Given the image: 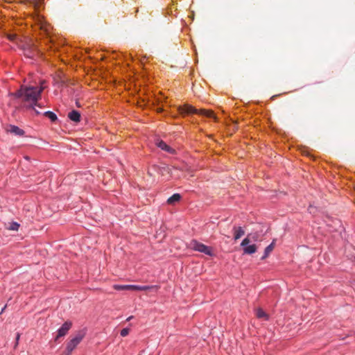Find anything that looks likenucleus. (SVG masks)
<instances>
[{
    "label": "nucleus",
    "instance_id": "obj_1",
    "mask_svg": "<svg viewBox=\"0 0 355 355\" xmlns=\"http://www.w3.org/2000/svg\"><path fill=\"white\" fill-rule=\"evenodd\" d=\"M44 90V87H37L33 86H21L20 89L16 92L13 95L17 98H21L24 101L29 103L30 107L35 110L38 114L40 112L37 111L33 106L37 105L41 107L37 103V101L41 98V94Z\"/></svg>",
    "mask_w": 355,
    "mask_h": 355
},
{
    "label": "nucleus",
    "instance_id": "obj_2",
    "mask_svg": "<svg viewBox=\"0 0 355 355\" xmlns=\"http://www.w3.org/2000/svg\"><path fill=\"white\" fill-rule=\"evenodd\" d=\"M178 110L179 113L182 115H185L188 114H198L206 116L207 117L214 118V114L211 111L203 109L198 110L190 105H184L182 106H179Z\"/></svg>",
    "mask_w": 355,
    "mask_h": 355
},
{
    "label": "nucleus",
    "instance_id": "obj_3",
    "mask_svg": "<svg viewBox=\"0 0 355 355\" xmlns=\"http://www.w3.org/2000/svg\"><path fill=\"white\" fill-rule=\"evenodd\" d=\"M84 338V334L78 332L74 337H73L67 344V347L62 355H70L73 350L81 342Z\"/></svg>",
    "mask_w": 355,
    "mask_h": 355
},
{
    "label": "nucleus",
    "instance_id": "obj_4",
    "mask_svg": "<svg viewBox=\"0 0 355 355\" xmlns=\"http://www.w3.org/2000/svg\"><path fill=\"white\" fill-rule=\"evenodd\" d=\"M189 248L195 251L204 253L209 256H213V251L209 246L198 242L196 240H192L189 243Z\"/></svg>",
    "mask_w": 355,
    "mask_h": 355
},
{
    "label": "nucleus",
    "instance_id": "obj_5",
    "mask_svg": "<svg viewBox=\"0 0 355 355\" xmlns=\"http://www.w3.org/2000/svg\"><path fill=\"white\" fill-rule=\"evenodd\" d=\"M71 325L72 324L71 322H65L58 329L55 340H57L60 338L64 336L67 334L68 331L71 329Z\"/></svg>",
    "mask_w": 355,
    "mask_h": 355
},
{
    "label": "nucleus",
    "instance_id": "obj_6",
    "mask_svg": "<svg viewBox=\"0 0 355 355\" xmlns=\"http://www.w3.org/2000/svg\"><path fill=\"white\" fill-rule=\"evenodd\" d=\"M23 49L26 57L33 58L35 55V51H36L35 46L31 44H26V46H24Z\"/></svg>",
    "mask_w": 355,
    "mask_h": 355
},
{
    "label": "nucleus",
    "instance_id": "obj_7",
    "mask_svg": "<svg viewBox=\"0 0 355 355\" xmlns=\"http://www.w3.org/2000/svg\"><path fill=\"white\" fill-rule=\"evenodd\" d=\"M234 239L235 241L239 239L241 236L245 234V231L241 227L234 226Z\"/></svg>",
    "mask_w": 355,
    "mask_h": 355
},
{
    "label": "nucleus",
    "instance_id": "obj_8",
    "mask_svg": "<svg viewBox=\"0 0 355 355\" xmlns=\"http://www.w3.org/2000/svg\"><path fill=\"white\" fill-rule=\"evenodd\" d=\"M157 146L161 148L162 150H165L169 153H171V154H173L175 153V150L173 148H172L171 147H170L169 146H168L164 141H159L157 143Z\"/></svg>",
    "mask_w": 355,
    "mask_h": 355
},
{
    "label": "nucleus",
    "instance_id": "obj_9",
    "mask_svg": "<svg viewBox=\"0 0 355 355\" xmlns=\"http://www.w3.org/2000/svg\"><path fill=\"white\" fill-rule=\"evenodd\" d=\"M68 117L72 121L77 123L80 120V114L76 110H72L68 114Z\"/></svg>",
    "mask_w": 355,
    "mask_h": 355
},
{
    "label": "nucleus",
    "instance_id": "obj_10",
    "mask_svg": "<svg viewBox=\"0 0 355 355\" xmlns=\"http://www.w3.org/2000/svg\"><path fill=\"white\" fill-rule=\"evenodd\" d=\"M8 131L19 136H21L24 134V131L22 129H20L19 127L15 125H10Z\"/></svg>",
    "mask_w": 355,
    "mask_h": 355
},
{
    "label": "nucleus",
    "instance_id": "obj_11",
    "mask_svg": "<svg viewBox=\"0 0 355 355\" xmlns=\"http://www.w3.org/2000/svg\"><path fill=\"white\" fill-rule=\"evenodd\" d=\"M257 250V248L256 245H249L243 248V253L247 254H252L256 252Z\"/></svg>",
    "mask_w": 355,
    "mask_h": 355
},
{
    "label": "nucleus",
    "instance_id": "obj_12",
    "mask_svg": "<svg viewBox=\"0 0 355 355\" xmlns=\"http://www.w3.org/2000/svg\"><path fill=\"white\" fill-rule=\"evenodd\" d=\"M274 247L275 240L268 246L266 248L264 251V255L261 257V259H266L269 255V254L273 250Z\"/></svg>",
    "mask_w": 355,
    "mask_h": 355
},
{
    "label": "nucleus",
    "instance_id": "obj_13",
    "mask_svg": "<svg viewBox=\"0 0 355 355\" xmlns=\"http://www.w3.org/2000/svg\"><path fill=\"white\" fill-rule=\"evenodd\" d=\"M181 196L179 193H175L167 200V202L168 204H174L175 202H178Z\"/></svg>",
    "mask_w": 355,
    "mask_h": 355
},
{
    "label": "nucleus",
    "instance_id": "obj_14",
    "mask_svg": "<svg viewBox=\"0 0 355 355\" xmlns=\"http://www.w3.org/2000/svg\"><path fill=\"white\" fill-rule=\"evenodd\" d=\"M44 0H28V2L33 4L36 12L40 11V3L43 2Z\"/></svg>",
    "mask_w": 355,
    "mask_h": 355
},
{
    "label": "nucleus",
    "instance_id": "obj_15",
    "mask_svg": "<svg viewBox=\"0 0 355 355\" xmlns=\"http://www.w3.org/2000/svg\"><path fill=\"white\" fill-rule=\"evenodd\" d=\"M19 227V224L16 222L9 223L6 226V228L9 230L17 231Z\"/></svg>",
    "mask_w": 355,
    "mask_h": 355
},
{
    "label": "nucleus",
    "instance_id": "obj_16",
    "mask_svg": "<svg viewBox=\"0 0 355 355\" xmlns=\"http://www.w3.org/2000/svg\"><path fill=\"white\" fill-rule=\"evenodd\" d=\"M44 115L48 117L51 121H55L58 119L56 114L51 111L44 112Z\"/></svg>",
    "mask_w": 355,
    "mask_h": 355
},
{
    "label": "nucleus",
    "instance_id": "obj_17",
    "mask_svg": "<svg viewBox=\"0 0 355 355\" xmlns=\"http://www.w3.org/2000/svg\"><path fill=\"white\" fill-rule=\"evenodd\" d=\"M256 315L259 318H264L265 320H268L267 314L261 309H258L257 310Z\"/></svg>",
    "mask_w": 355,
    "mask_h": 355
},
{
    "label": "nucleus",
    "instance_id": "obj_18",
    "mask_svg": "<svg viewBox=\"0 0 355 355\" xmlns=\"http://www.w3.org/2000/svg\"><path fill=\"white\" fill-rule=\"evenodd\" d=\"M159 288L158 286H141V291H157Z\"/></svg>",
    "mask_w": 355,
    "mask_h": 355
},
{
    "label": "nucleus",
    "instance_id": "obj_19",
    "mask_svg": "<svg viewBox=\"0 0 355 355\" xmlns=\"http://www.w3.org/2000/svg\"><path fill=\"white\" fill-rule=\"evenodd\" d=\"M250 236H251V234H248L247 236V237H245L241 242V246H242L243 248L247 246V245H249L250 243L251 242V239H250Z\"/></svg>",
    "mask_w": 355,
    "mask_h": 355
},
{
    "label": "nucleus",
    "instance_id": "obj_20",
    "mask_svg": "<svg viewBox=\"0 0 355 355\" xmlns=\"http://www.w3.org/2000/svg\"><path fill=\"white\" fill-rule=\"evenodd\" d=\"M113 288L117 291L130 290V285H114Z\"/></svg>",
    "mask_w": 355,
    "mask_h": 355
},
{
    "label": "nucleus",
    "instance_id": "obj_21",
    "mask_svg": "<svg viewBox=\"0 0 355 355\" xmlns=\"http://www.w3.org/2000/svg\"><path fill=\"white\" fill-rule=\"evenodd\" d=\"M7 37L9 40L15 42H17L18 41V36L15 33H8Z\"/></svg>",
    "mask_w": 355,
    "mask_h": 355
},
{
    "label": "nucleus",
    "instance_id": "obj_22",
    "mask_svg": "<svg viewBox=\"0 0 355 355\" xmlns=\"http://www.w3.org/2000/svg\"><path fill=\"white\" fill-rule=\"evenodd\" d=\"M130 290H132V291H141V286L130 285Z\"/></svg>",
    "mask_w": 355,
    "mask_h": 355
},
{
    "label": "nucleus",
    "instance_id": "obj_23",
    "mask_svg": "<svg viewBox=\"0 0 355 355\" xmlns=\"http://www.w3.org/2000/svg\"><path fill=\"white\" fill-rule=\"evenodd\" d=\"M36 20L40 23L41 25V28H43V17L40 16L39 14L36 15Z\"/></svg>",
    "mask_w": 355,
    "mask_h": 355
},
{
    "label": "nucleus",
    "instance_id": "obj_24",
    "mask_svg": "<svg viewBox=\"0 0 355 355\" xmlns=\"http://www.w3.org/2000/svg\"><path fill=\"white\" fill-rule=\"evenodd\" d=\"M129 334V329L125 328L121 331V336L123 337L126 336Z\"/></svg>",
    "mask_w": 355,
    "mask_h": 355
},
{
    "label": "nucleus",
    "instance_id": "obj_25",
    "mask_svg": "<svg viewBox=\"0 0 355 355\" xmlns=\"http://www.w3.org/2000/svg\"><path fill=\"white\" fill-rule=\"evenodd\" d=\"M19 337H20V334H17V336H16V340H17V342L19 340Z\"/></svg>",
    "mask_w": 355,
    "mask_h": 355
},
{
    "label": "nucleus",
    "instance_id": "obj_26",
    "mask_svg": "<svg viewBox=\"0 0 355 355\" xmlns=\"http://www.w3.org/2000/svg\"><path fill=\"white\" fill-rule=\"evenodd\" d=\"M252 240L256 241L257 239V237L255 236H252Z\"/></svg>",
    "mask_w": 355,
    "mask_h": 355
},
{
    "label": "nucleus",
    "instance_id": "obj_27",
    "mask_svg": "<svg viewBox=\"0 0 355 355\" xmlns=\"http://www.w3.org/2000/svg\"><path fill=\"white\" fill-rule=\"evenodd\" d=\"M133 318V316H130L127 318V321H130L132 318Z\"/></svg>",
    "mask_w": 355,
    "mask_h": 355
},
{
    "label": "nucleus",
    "instance_id": "obj_28",
    "mask_svg": "<svg viewBox=\"0 0 355 355\" xmlns=\"http://www.w3.org/2000/svg\"><path fill=\"white\" fill-rule=\"evenodd\" d=\"M43 83H44V82H42V83H41V85H40V87H44V86H43Z\"/></svg>",
    "mask_w": 355,
    "mask_h": 355
},
{
    "label": "nucleus",
    "instance_id": "obj_29",
    "mask_svg": "<svg viewBox=\"0 0 355 355\" xmlns=\"http://www.w3.org/2000/svg\"><path fill=\"white\" fill-rule=\"evenodd\" d=\"M76 105H77L78 107H80V105H79V103L78 102H76Z\"/></svg>",
    "mask_w": 355,
    "mask_h": 355
}]
</instances>
